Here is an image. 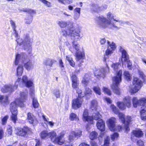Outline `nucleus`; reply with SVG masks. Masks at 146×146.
<instances>
[{
	"instance_id": "obj_1",
	"label": "nucleus",
	"mask_w": 146,
	"mask_h": 146,
	"mask_svg": "<svg viewBox=\"0 0 146 146\" xmlns=\"http://www.w3.org/2000/svg\"><path fill=\"white\" fill-rule=\"evenodd\" d=\"M122 70H120L117 71L115 75L112 77L113 84L111 86L113 91L116 94L118 95L120 94V89L119 87L120 82L122 80Z\"/></svg>"
},
{
	"instance_id": "obj_2",
	"label": "nucleus",
	"mask_w": 146,
	"mask_h": 146,
	"mask_svg": "<svg viewBox=\"0 0 146 146\" xmlns=\"http://www.w3.org/2000/svg\"><path fill=\"white\" fill-rule=\"evenodd\" d=\"M20 104L21 103L19 101V99L16 98L14 101L11 102L10 104L9 109L11 113L10 118L11 121L15 124L16 123V121L17 120L18 111L17 107L19 106L20 108L24 107V106H21Z\"/></svg>"
},
{
	"instance_id": "obj_3",
	"label": "nucleus",
	"mask_w": 146,
	"mask_h": 146,
	"mask_svg": "<svg viewBox=\"0 0 146 146\" xmlns=\"http://www.w3.org/2000/svg\"><path fill=\"white\" fill-rule=\"evenodd\" d=\"M16 41L18 44L19 46L23 45V48L24 50L27 49H29L31 48L32 40L30 38L29 34H27L25 36L24 40L22 38H19Z\"/></svg>"
},
{
	"instance_id": "obj_4",
	"label": "nucleus",
	"mask_w": 146,
	"mask_h": 146,
	"mask_svg": "<svg viewBox=\"0 0 146 146\" xmlns=\"http://www.w3.org/2000/svg\"><path fill=\"white\" fill-rule=\"evenodd\" d=\"M132 84L134 87H131L129 89V92L131 94L137 92L143 86V83L138 77H134L132 81Z\"/></svg>"
},
{
	"instance_id": "obj_5",
	"label": "nucleus",
	"mask_w": 146,
	"mask_h": 146,
	"mask_svg": "<svg viewBox=\"0 0 146 146\" xmlns=\"http://www.w3.org/2000/svg\"><path fill=\"white\" fill-rule=\"evenodd\" d=\"M21 12H26L30 15V17H27L25 19V23L27 24H30L33 20V15L36 14V11L35 10L31 9L25 8L21 10Z\"/></svg>"
},
{
	"instance_id": "obj_6",
	"label": "nucleus",
	"mask_w": 146,
	"mask_h": 146,
	"mask_svg": "<svg viewBox=\"0 0 146 146\" xmlns=\"http://www.w3.org/2000/svg\"><path fill=\"white\" fill-rule=\"evenodd\" d=\"M17 130L16 134L17 135L23 137L26 136L28 134L32 132L31 129L27 126L17 128Z\"/></svg>"
},
{
	"instance_id": "obj_7",
	"label": "nucleus",
	"mask_w": 146,
	"mask_h": 146,
	"mask_svg": "<svg viewBox=\"0 0 146 146\" xmlns=\"http://www.w3.org/2000/svg\"><path fill=\"white\" fill-rule=\"evenodd\" d=\"M82 119L84 122H87L91 124L93 123V116L89 115L88 110L86 109L84 110L82 115Z\"/></svg>"
},
{
	"instance_id": "obj_8",
	"label": "nucleus",
	"mask_w": 146,
	"mask_h": 146,
	"mask_svg": "<svg viewBox=\"0 0 146 146\" xmlns=\"http://www.w3.org/2000/svg\"><path fill=\"white\" fill-rule=\"evenodd\" d=\"M98 19L100 21L98 24L102 28H106L108 25L111 24L110 21H108L106 18L103 16L99 17Z\"/></svg>"
},
{
	"instance_id": "obj_9",
	"label": "nucleus",
	"mask_w": 146,
	"mask_h": 146,
	"mask_svg": "<svg viewBox=\"0 0 146 146\" xmlns=\"http://www.w3.org/2000/svg\"><path fill=\"white\" fill-rule=\"evenodd\" d=\"M80 32V30L78 28H75L72 26L69 29V34L71 36L73 37L75 40L78 39Z\"/></svg>"
},
{
	"instance_id": "obj_10",
	"label": "nucleus",
	"mask_w": 146,
	"mask_h": 146,
	"mask_svg": "<svg viewBox=\"0 0 146 146\" xmlns=\"http://www.w3.org/2000/svg\"><path fill=\"white\" fill-rule=\"evenodd\" d=\"M20 98H16V99H19V101L21 103L20 106H25L24 102H25L27 100L28 94L27 93L21 92L20 93Z\"/></svg>"
},
{
	"instance_id": "obj_11",
	"label": "nucleus",
	"mask_w": 146,
	"mask_h": 146,
	"mask_svg": "<svg viewBox=\"0 0 146 146\" xmlns=\"http://www.w3.org/2000/svg\"><path fill=\"white\" fill-rule=\"evenodd\" d=\"M72 82V86L74 89H76L78 88L79 81L76 75L74 74L70 75Z\"/></svg>"
},
{
	"instance_id": "obj_12",
	"label": "nucleus",
	"mask_w": 146,
	"mask_h": 146,
	"mask_svg": "<svg viewBox=\"0 0 146 146\" xmlns=\"http://www.w3.org/2000/svg\"><path fill=\"white\" fill-rule=\"evenodd\" d=\"M83 101V100H80L78 98L73 99L72 102V108L75 110H76L81 107Z\"/></svg>"
},
{
	"instance_id": "obj_13",
	"label": "nucleus",
	"mask_w": 146,
	"mask_h": 146,
	"mask_svg": "<svg viewBox=\"0 0 146 146\" xmlns=\"http://www.w3.org/2000/svg\"><path fill=\"white\" fill-rule=\"evenodd\" d=\"M119 50L121 53V60L122 63L123 64L124 62H126L129 59V55L126 51L121 46Z\"/></svg>"
},
{
	"instance_id": "obj_14",
	"label": "nucleus",
	"mask_w": 146,
	"mask_h": 146,
	"mask_svg": "<svg viewBox=\"0 0 146 146\" xmlns=\"http://www.w3.org/2000/svg\"><path fill=\"white\" fill-rule=\"evenodd\" d=\"M116 119L115 117H111L109 119L108 121L107 124L108 127L110 131L114 132L115 126Z\"/></svg>"
},
{
	"instance_id": "obj_15",
	"label": "nucleus",
	"mask_w": 146,
	"mask_h": 146,
	"mask_svg": "<svg viewBox=\"0 0 146 146\" xmlns=\"http://www.w3.org/2000/svg\"><path fill=\"white\" fill-rule=\"evenodd\" d=\"M96 126L97 129L101 131H103L105 130V122L102 119L97 121L96 123Z\"/></svg>"
},
{
	"instance_id": "obj_16",
	"label": "nucleus",
	"mask_w": 146,
	"mask_h": 146,
	"mask_svg": "<svg viewBox=\"0 0 146 146\" xmlns=\"http://www.w3.org/2000/svg\"><path fill=\"white\" fill-rule=\"evenodd\" d=\"M14 88L13 86L10 85H5L1 88V91L3 93L9 92L11 93L14 91Z\"/></svg>"
},
{
	"instance_id": "obj_17",
	"label": "nucleus",
	"mask_w": 146,
	"mask_h": 146,
	"mask_svg": "<svg viewBox=\"0 0 146 146\" xmlns=\"http://www.w3.org/2000/svg\"><path fill=\"white\" fill-rule=\"evenodd\" d=\"M48 136L51 141L54 143L58 145L57 140V134L55 132L52 131L48 133Z\"/></svg>"
},
{
	"instance_id": "obj_18",
	"label": "nucleus",
	"mask_w": 146,
	"mask_h": 146,
	"mask_svg": "<svg viewBox=\"0 0 146 146\" xmlns=\"http://www.w3.org/2000/svg\"><path fill=\"white\" fill-rule=\"evenodd\" d=\"M9 96L7 95L4 96L0 94V103L3 106L8 104L9 103Z\"/></svg>"
},
{
	"instance_id": "obj_19",
	"label": "nucleus",
	"mask_w": 146,
	"mask_h": 146,
	"mask_svg": "<svg viewBox=\"0 0 146 146\" xmlns=\"http://www.w3.org/2000/svg\"><path fill=\"white\" fill-rule=\"evenodd\" d=\"M66 133V131H63L60 133L59 135L57 137V139L58 142V145H62L64 143V140L62 139L64 137Z\"/></svg>"
},
{
	"instance_id": "obj_20",
	"label": "nucleus",
	"mask_w": 146,
	"mask_h": 146,
	"mask_svg": "<svg viewBox=\"0 0 146 146\" xmlns=\"http://www.w3.org/2000/svg\"><path fill=\"white\" fill-rule=\"evenodd\" d=\"M84 94L86 100H88L91 97V96L92 94V91L89 88L86 87L85 89Z\"/></svg>"
},
{
	"instance_id": "obj_21",
	"label": "nucleus",
	"mask_w": 146,
	"mask_h": 146,
	"mask_svg": "<svg viewBox=\"0 0 146 146\" xmlns=\"http://www.w3.org/2000/svg\"><path fill=\"white\" fill-rule=\"evenodd\" d=\"M123 102L128 108H130L131 106V98L129 96L124 97L123 100Z\"/></svg>"
},
{
	"instance_id": "obj_22",
	"label": "nucleus",
	"mask_w": 146,
	"mask_h": 146,
	"mask_svg": "<svg viewBox=\"0 0 146 146\" xmlns=\"http://www.w3.org/2000/svg\"><path fill=\"white\" fill-rule=\"evenodd\" d=\"M75 56L77 61H79L80 60H83L85 58L84 53L81 51L76 52Z\"/></svg>"
},
{
	"instance_id": "obj_23",
	"label": "nucleus",
	"mask_w": 146,
	"mask_h": 146,
	"mask_svg": "<svg viewBox=\"0 0 146 146\" xmlns=\"http://www.w3.org/2000/svg\"><path fill=\"white\" fill-rule=\"evenodd\" d=\"M131 134L137 137H142L143 135L142 131L140 129L133 130Z\"/></svg>"
},
{
	"instance_id": "obj_24",
	"label": "nucleus",
	"mask_w": 146,
	"mask_h": 146,
	"mask_svg": "<svg viewBox=\"0 0 146 146\" xmlns=\"http://www.w3.org/2000/svg\"><path fill=\"white\" fill-rule=\"evenodd\" d=\"M131 117L127 116L126 118V122L125 124V130L127 132L130 130V128L129 127V125L130 124L131 121Z\"/></svg>"
},
{
	"instance_id": "obj_25",
	"label": "nucleus",
	"mask_w": 146,
	"mask_h": 146,
	"mask_svg": "<svg viewBox=\"0 0 146 146\" xmlns=\"http://www.w3.org/2000/svg\"><path fill=\"white\" fill-rule=\"evenodd\" d=\"M35 119V117L31 112L27 113V120L29 123L33 124Z\"/></svg>"
},
{
	"instance_id": "obj_26",
	"label": "nucleus",
	"mask_w": 146,
	"mask_h": 146,
	"mask_svg": "<svg viewBox=\"0 0 146 146\" xmlns=\"http://www.w3.org/2000/svg\"><path fill=\"white\" fill-rule=\"evenodd\" d=\"M117 106L121 110H124L126 109L127 106L123 102L118 101L116 103Z\"/></svg>"
},
{
	"instance_id": "obj_27",
	"label": "nucleus",
	"mask_w": 146,
	"mask_h": 146,
	"mask_svg": "<svg viewBox=\"0 0 146 146\" xmlns=\"http://www.w3.org/2000/svg\"><path fill=\"white\" fill-rule=\"evenodd\" d=\"M24 66L26 70H29L32 68L33 64L32 61L29 60L27 62L24 64Z\"/></svg>"
},
{
	"instance_id": "obj_28",
	"label": "nucleus",
	"mask_w": 146,
	"mask_h": 146,
	"mask_svg": "<svg viewBox=\"0 0 146 146\" xmlns=\"http://www.w3.org/2000/svg\"><path fill=\"white\" fill-rule=\"evenodd\" d=\"M98 133L95 131H93L90 132L89 135V138L92 140L96 139L98 137Z\"/></svg>"
},
{
	"instance_id": "obj_29",
	"label": "nucleus",
	"mask_w": 146,
	"mask_h": 146,
	"mask_svg": "<svg viewBox=\"0 0 146 146\" xmlns=\"http://www.w3.org/2000/svg\"><path fill=\"white\" fill-rule=\"evenodd\" d=\"M23 67L21 65H19L17 68L16 75L18 77L21 76L23 72Z\"/></svg>"
},
{
	"instance_id": "obj_30",
	"label": "nucleus",
	"mask_w": 146,
	"mask_h": 146,
	"mask_svg": "<svg viewBox=\"0 0 146 146\" xmlns=\"http://www.w3.org/2000/svg\"><path fill=\"white\" fill-rule=\"evenodd\" d=\"M140 117L141 120H146V110L144 109L141 110L140 111Z\"/></svg>"
},
{
	"instance_id": "obj_31",
	"label": "nucleus",
	"mask_w": 146,
	"mask_h": 146,
	"mask_svg": "<svg viewBox=\"0 0 146 146\" xmlns=\"http://www.w3.org/2000/svg\"><path fill=\"white\" fill-rule=\"evenodd\" d=\"M55 62H56L55 60L48 58L45 60L44 62V64L46 66H48L50 67H52L53 64Z\"/></svg>"
},
{
	"instance_id": "obj_32",
	"label": "nucleus",
	"mask_w": 146,
	"mask_h": 146,
	"mask_svg": "<svg viewBox=\"0 0 146 146\" xmlns=\"http://www.w3.org/2000/svg\"><path fill=\"white\" fill-rule=\"evenodd\" d=\"M132 102L133 106L134 108H136L138 106H139V100H138L137 97H133Z\"/></svg>"
},
{
	"instance_id": "obj_33",
	"label": "nucleus",
	"mask_w": 146,
	"mask_h": 146,
	"mask_svg": "<svg viewBox=\"0 0 146 146\" xmlns=\"http://www.w3.org/2000/svg\"><path fill=\"white\" fill-rule=\"evenodd\" d=\"M124 79L127 81H129L131 80V77L129 72L127 70L124 71L123 73Z\"/></svg>"
},
{
	"instance_id": "obj_34",
	"label": "nucleus",
	"mask_w": 146,
	"mask_h": 146,
	"mask_svg": "<svg viewBox=\"0 0 146 146\" xmlns=\"http://www.w3.org/2000/svg\"><path fill=\"white\" fill-rule=\"evenodd\" d=\"M110 138L113 141L117 140L119 137V134L117 132H115L110 135Z\"/></svg>"
},
{
	"instance_id": "obj_35",
	"label": "nucleus",
	"mask_w": 146,
	"mask_h": 146,
	"mask_svg": "<svg viewBox=\"0 0 146 146\" xmlns=\"http://www.w3.org/2000/svg\"><path fill=\"white\" fill-rule=\"evenodd\" d=\"M117 115L119 119L121 120L122 123L123 124H125L126 121L125 120V115L122 112H120Z\"/></svg>"
},
{
	"instance_id": "obj_36",
	"label": "nucleus",
	"mask_w": 146,
	"mask_h": 146,
	"mask_svg": "<svg viewBox=\"0 0 146 146\" xmlns=\"http://www.w3.org/2000/svg\"><path fill=\"white\" fill-rule=\"evenodd\" d=\"M10 22L11 25L14 31V33L15 34V36L16 38H17L18 36V34L16 30V26H15V23L12 20H11L10 21Z\"/></svg>"
},
{
	"instance_id": "obj_37",
	"label": "nucleus",
	"mask_w": 146,
	"mask_h": 146,
	"mask_svg": "<svg viewBox=\"0 0 146 146\" xmlns=\"http://www.w3.org/2000/svg\"><path fill=\"white\" fill-rule=\"evenodd\" d=\"M32 105L35 108H38L39 106V103L35 97L32 98Z\"/></svg>"
},
{
	"instance_id": "obj_38",
	"label": "nucleus",
	"mask_w": 146,
	"mask_h": 146,
	"mask_svg": "<svg viewBox=\"0 0 146 146\" xmlns=\"http://www.w3.org/2000/svg\"><path fill=\"white\" fill-rule=\"evenodd\" d=\"M40 135L42 139H44L47 137L48 136V133L46 130H44L40 132Z\"/></svg>"
},
{
	"instance_id": "obj_39",
	"label": "nucleus",
	"mask_w": 146,
	"mask_h": 146,
	"mask_svg": "<svg viewBox=\"0 0 146 146\" xmlns=\"http://www.w3.org/2000/svg\"><path fill=\"white\" fill-rule=\"evenodd\" d=\"M74 137H76L78 138L79 137H80L82 133V131L80 130H78L76 131H72Z\"/></svg>"
},
{
	"instance_id": "obj_40",
	"label": "nucleus",
	"mask_w": 146,
	"mask_h": 146,
	"mask_svg": "<svg viewBox=\"0 0 146 146\" xmlns=\"http://www.w3.org/2000/svg\"><path fill=\"white\" fill-rule=\"evenodd\" d=\"M69 119L71 121L76 120H79L78 117H77L75 113H71L70 114L69 116Z\"/></svg>"
},
{
	"instance_id": "obj_41",
	"label": "nucleus",
	"mask_w": 146,
	"mask_h": 146,
	"mask_svg": "<svg viewBox=\"0 0 146 146\" xmlns=\"http://www.w3.org/2000/svg\"><path fill=\"white\" fill-rule=\"evenodd\" d=\"M93 90L96 94L99 95H100L101 94V90L99 87L94 86L93 87Z\"/></svg>"
},
{
	"instance_id": "obj_42",
	"label": "nucleus",
	"mask_w": 146,
	"mask_h": 146,
	"mask_svg": "<svg viewBox=\"0 0 146 146\" xmlns=\"http://www.w3.org/2000/svg\"><path fill=\"white\" fill-rule=\"evenodd\" d=\"M97 106L98 102L96 100L94 99L91 100V108L95 109L97 108Z\"/></svg>"
},
{
	"instance_id": "obj_43",
	"label": "nucleus",
	"mask_w": 146,
	"mask_h": 146,
	"mask_svg": "<svg viewBox=\"0 0 146 146\" xmlns=\"http://www.w3.org/2000/svg\"><path fill=\"white\" fill-rule=\"evenodd\" d=\"M110 108L113 112L116 114H117L120 112L118 108L113 104H111Z\"/></svg>"
},
{
	"instance_id": "obj_44",
	"label": "nucleus",
	"mask_w": 146,
	"mask_h": 146,
	"mask_svg": "<svg viewBox=\"0 0 146 146\" xmlns=\"http://www.w3.org/2000/svg\"><path fill=\"white\" fill-rule=\"evenodd\" d=\"M93 119H94L96 120H98L99 119H102V115L100 114L99 112L98 111L96 113H95V115L92 116Z\"/></svg>"
},
{
	"instance_id": "obj_45",
	"label": "nucleus",
	"mask_w": 146,
	"mask_h": 146,
	"mask_svg": "<svg viewBox=\"0 0 146 146\" xmlns=\"http://www.w3.org/2000/svg\"><path fill=\"white\" fill-rule=\"evenodd\" d=\"M139 105L146 107V98H142L139 99Z\"/></svg>"
},
{
	"instance_id": "obj_46",
	"label": "nucleus",
	"mask_w": 146,
	"mask_h": 146,
	"mask_svg": "<svg viewBox=\"0 0 146 146\" xmlns=\"http://www.w3.org/2000/svg\"><path fill=\"white\" fill-rule=\"evenodd\" d=\"M58 24L61 28H65L68 25V23L66 22L63 21H58Z\"/></svg>"
},
{
	"instance_id": "obj_47",
	"label": "nucleus",
	"mask_w": 146,
	"mask_h": 146,
	"mask_svg": "<svg viewBox=\"0 0 146 146\" xmlns=\"http://www.w3.org/2000/svg\"><path fill=\"white\" fill-rule=\"evenodd\" d=\"M107 44L109 45V46L110 47L111 50H114L116 48V46L115 44L113 42H112L111 43H110V42L108 41L107 42Z\"/></svg>"
},
{
	"instance_id": "obj_48",
	"label": "nucleus",
	"mask_w": 146,
	"mask_h": 146,
	"mask_svg": "<svg viewBox=\"0 0 146 146\" xmlns=\"http://www.w3.org/2000/svg\"><path fill=\"white\" fill-rule=\"evenodd\" d=\"M58 1L64 5L70 4L72 2V0H58Z\"/></svg>"
},
{
	"instance_id": "obj_49",
	"label": "nucleus",
	"mask_w": 146,
	"mask_h": 146,
	"mask_svg": "<svg viewBox=\"0 0 146 146\" xmlns=\"http://www.w3.org/2000/svg\"><path fill=\"white\" fill-rule=\"evenodd\" d=\"M20 55L19 54H17L15 57V65H17L18 64L19 62L20 58Z\"/></svg>"
},
{
	"instance_id": "obj_50",
	"label": "nucleus",
	"mask_w": 146,
	"mask_h": 146,
	"mask_svg": "<svg viewBox=\"0 0 146 146\" xmlns=\"http://www.w3.org/2000/svg\"><path fill=\"white\" fill-rule=\"evenodd\" d=\"M42 116L44 121L48 122V123L51 127H52L53 126L54 123L53 121H49L48 122L47 120L48 119V118H47V119L46 118L45 116L44 115H42Z\"/></svg>"
},
{
	"instance_id": "obj_51",
	"label": "nucleus",
	"mask_w": 146,
	"mask_h": 146,
	"mask_svg": "<svg viewBox=\"0 0 146 146\" xmlns=\"http://www.w3.org/2000/svg\"><path fill=\"white\" fill-rule=\"evenodd\" d=\"M9 116L7 115L4 116L1 119V124L3 125H5L7 122V119L8 118Z\"/></svg>"
},
{
	"instance_id": "obj_52",
	"label": "nucleus",
	"mask_w": 146,
	"mask_h": 146,
	"mask_svg": "<svg viewBox=\"0 0 146 146\" xmlns=\"http://www.w3.org/2000/svg\"><path fill=\"white\" fill-rule=\"evenodd\" d=\"M44 3L46 6L48 7H50L51 6V3L50 2L46 0H39Z\"/></svg>"
},
{
	"instance_id": "obj_53",
	"label": "nucleus",
	"mask_w": 146,
	"mask_h": 146,
	"mask_svg": "<svg viewBox=\"0 0 146 146\" xmlns=\"http://www.w3.org/2000/svg\"><path fill=\"white\" fill-rule=\"evenodd\" d=\"M12 127L10 125L8 126L7 129V132L9 135H12L13 132Z\"/></svg>"
},
{
	"instance_id": "obj_54",
	"label": "nucleus",
	"mask_w": 146,
	"mask_h": 146,
	"mask_svg": "<svg viewBox=\"0 0 146 146\" xmlns=\"http://www.w3.org/2000/svg\"><path fill=\"white\" fill-rule=\"evenodd\" d=\"M103 90L104 93L108 95H111V93L110 89L106 87H104L103 88Z\"/></svg>"
},
{
	"instance_id": "obj_55",
	"label": "nucleus",
	"mask_w": 146,
	"mask_h": 146,
	"mask_svg": "<svg viewBox=\"0 0 146 146\" xmlns=\"http://www.w3.org/2000/svg\"><path fill=\"white\" fill-rule=\"evenodd\" d=\"M109 138L107 137L105 139L104 141V144L103 146H109L110 142Z\"/></svg>"
},
{
	"instance_id": "obj_56",
	"label": "nucleus",
	"mask_w": 146,
	"mask_h": 146,
	"mask_svg": "<svg viewBox=\"0 0 146 146\" xmlns=\"http://www.w3.org/2000/svg\"><path fill=\"white\" fill-rule=\"evenodd\" d=\"M123 129V126L121 125H118L115 127V131H122Z\"/></svg>"
},
{
	"instance_id": "obj_57",
	"label": "nucleus",
	"mask_w": 146,
	"mask_h": 146,
	"mask_svg": "<svg viewBox=\"0 0 146 146\" xmlns=\"http://www.w3.org/2000/svg\"><path fill=\"white\" fill-rule=\"evenodd\" d=\"M25 85L27 88L32 86L33 85V82L30 80H28L25 83Z\"/></svg>"
},
{
	"instance_id": "obj_58",
	"label": "nucleus",
	"mask_w": 146,
	"mask_h": 146,
	"mask_svg": "<svg viewBox=\"0 0 146 146\" xmlns=\"http://www.w3.org/2000/svg\"><path fill=\"white\" fill-rule=\"evenodd\" d=\"M74 137H75L72 131L68 136V139L70 141H72L74 140Z\"/></svg>"
},
{
	"instance_id": "obj_59",
	"label": "nucleus",
	"mask_w": 146,
	"mask_h": 146,
	"mask_svg": "<svg viewBox=\"0 0 146 146\" xmlns=\"http://www.w3.org/2000/svg\"><path fill=\"white\" fill-rule=\"evenodd\" d=\"M126 62H127V67L129 69H131L132 68V65L131 62L129 59L127 60Z\"/></svg>"
},
{
	"instance_id": "obj_60",
	"label": "nucleus",
	"mask_w": 146,
	"mask_h": 146,
	"mask_svg": "<svg viewBox=\"0 0 146 146\" xmlns=\"http://www.w3.org/2000/svg\"><path fill=\"white\" fill-rule=\"evenodd\" d=\"M54 93L57 98H58L60 97V94L59 92V91L58 90H54Z\"/></svg>"
},
{
	"instance_id": "obj_61",
	"label": "nucleus",
	"mask_w": 146,
	"mask_h": 146,
	"mask_svg": "<svg viewBox=\"0 0 146 146\" xmlns=\"http://www.w3.org/2000/svg\"><path fill=\"white\" fill-rule=\"evenodd\" d=\"M36 142V143L35 146H40L41 145V142L40 141L39 139H35Z\"/></svg>"
},
{
	"instance_id": "obj_62",
	"label": "nucleus",
	"mask_w": 146,
	"mask_h": 146,
	"mask_svg": "<svg viewBox=\"0 0 146 146\" xmlns=\"http://www.w3.org/2000/svg\"><path fill=\"white\" fill-rule=\"evenodd\" d=\"M119 65V64L118 63H114L112 65V67L115 70L118 69Z\"/></svg>"
},
{
	"instance_id": "obj_63",
	"label": "nucleus",
	"mask_w": 146,
	"mask_h": 146,
	"mask_svg": "<svg viewBox=\"0 0 146 146\" xmlns=\"http://www.w3.org/2000/svg\"><path fill=\"white\" fill-rule=\"evenodd\" d=\"M138 74L139 77H141L142 79H144L145 77L143 72L141 71H139Z\"/></svg>"
},
{
	"instance_id": "obj_64",
	"label": "nucleus",
	"mask_w": 146,
	"mask_h": 146,
	"mask_svg": "<svg viewBox=\"0 0 146 146\" xmlns=\"http://www.w3.org/2000/svg\"><path fill=\"white\" fill-rule=\"evenodd\" d=\"M22 80L23 82L25 84L28 80V78L26 75H24L23 76Z\"/></svg>"
}]
</instances>
